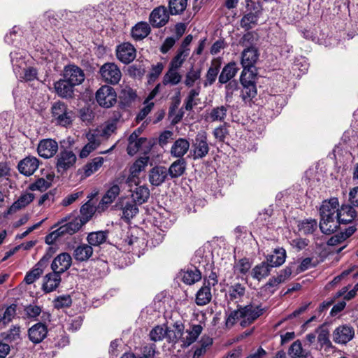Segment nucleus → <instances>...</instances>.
<instances>
[{
    "label": "nucleus",
    "mask_w": 358,
    "mask_h": 358,
    "mask_svg": "<svg viewBox=\"0 0 358 358\" xmlns=\"http://www.w3.org/2000/svg\"><path fill=\"white\" fill-rule=\"evenodd\" d=\"M339 203L336 197L331 198L329 200L324 201L320 208V215L321 217L320 223L327 224L338 221Z\"/></svg>",
    "instance_id": "1"
},
{
    "label": "nucleus",
    "mask_w": 358,
    "mask_h": 358,
    "mask_svg": "<svg viewBox=\"0 0 358 358\" xmlns=\"http://www.w3.org/2000/svg\"><path fill=\"white\" fill-rule=\"evenodd\" d=\"M242 320L241 325L245 327L253 323L259 317L263 315L266 311L265 308L261 305L250 303L245 306H239Z\"/></svg>",
    "instance_id": "2"
},
{
    "label": "nucleus",
    "mask_w": 358,
    "mask_h": 358,
    "mask_svg": "<svg viewBox=\"0 0 358 358\" xmlns=\"http://www.w3.org/2000/svg\"><path fill=\"white\" fill-rule=\"evenodd\" d=\"M255 74L242 71L240 80L243 86L241 96L243 101L248 102L257 95V88L254 81Z\"/></svg>",
    "instance_id": "3"
},
{
    "label": "nucleus",
    "mask_w": 358,
    "mask_h": 358,
    "mask_svg": "<svg viewBox=\"0 0 358 358\" xmlns=\"http://www.w3.org/2000/svg\"><path fill=\"white\" fill-rule=\"evenodd\" d=\"M77 157L72 150H62L56 157L55 167L57 171L61 174H64L69 169L74 166Z\"/></svg>",
    "instance_id": "4"
},
{
    "label": "nucleus",
    "mask_w": 358,
    "mask_h": 358,
    "mask_svg": "<svg viewBox=\"0 0 358 358\" xmlns=\"http://www.w3.org/2000/svg\"><path fill=\"white\" fill-rule=\"evenodd\" d=\"M80 227L81 225H60L58 229L46 236L45 243L51 245L60 238H68L78 232L80 229Z\"/></svg>",
    "instance_id": "5"
},
{
    "label": "nucleus",
    "mask_w": 358,
    "mask_h": 358,
    "mask_svg": "<svg viewBox=\"0 0 358 358\" xmlns=\"http://www.w3.org/2000/svg\"><path fill=\"white\" fill-rule=\"evenodd\" d=\"M96 99L99 106L108 108L116 103L117 94L112 87L104 85L97 90Z\"/></svg>",
    "instance_id": "6"
},
{
    "label": "nucleus",
    "mask_w": 358,
    "mask_h": 358,
    "mask_svg": "<svg viewBox=\"0 0 358 358\" xmlns=\"http://www.w3.org/2000/svg\"><path fill=\"white\" fill-rule=\"evenodd\" d=\"M51 110L52 115L58 124L65 127L71 122V112L69 110L67 106L64 102L54 103Z\"/></svg>",
    "instance_id": "7"
},
{
    "label": "nucleus",
    "mask_w": 358,
    "mask_h": 358,
    "mask_svg": "<svg viewBox=\"0 0 358 358\" xmlns=\"http://www.w3.org/2000/svg\"><path fill=\"white\" fill-rule=\"evenodd\" d=\"M100 73L105 82L115 85L121 79L122 73L118 66L114 63H106L100 69Z\"/></svg>",
    "instance_id": "8"
},
{
    "label": "nucleus",
    "mask_w": 358,
    "mask_h": 358,
    "mask_svg": "<svg viewBox=\"0 0 358 358\" xmlns=\"http://www.w3.org/2000/svg\"><path fill=\"white\" fill-rule=\"evenodd\" d=\"M64 78L75 87L83 83L85 76L80 67L69 64L64 67Z\"/></svg>",
    "instance_id": "9"
},
{
    "label": "nucleus",
    "mask_w": 358,
    "mask_h": 358,
    "mask_svg": "<svg viewBox=\"0 0 358 358\" xmlns=\"http://www.w3.org/2000/svg\"><path fill=\"white\" fill-rule=\"evenodd\" d=\"M192 149L194 159H201L207 155L209 152V146L205 134H199L196 136Z\"/></svg>",
    "instance_id": "10"
},
{
    "label": "nucleus",
    "mask_w": 358,
    "mask_h": 358,
    "mask_svg": "<svg viewBox=\"0 0 358 358\" xmlns=\"http://www.w3.org/2000/svg\"><path fill=\"white\" fill-rule=\"evenodd\" d=\"M259 58L258 50L255 47H250L245 49L242 52L241 64L243 68V71L252 73L250 71L253 67Z\"/></svg>",
    "instance_id": "11"
},
{
    "label": "nucleus",
    "mask_w": 358,
    "mask_h": 358,
    "mask_svg": "<svg viewBox=\"0 0 358 358\" xmlns=\"http://www.w3.org/2000/svg\"><path fill=\"white\" fill-rule=\"evenodd\" d=\"M57 150V142L51 138L41 140L37 148L38 155L45 159L52 157Z\"/></svg>",
    "instance_id": "12"
},
{
    "label": "nucleus",
    "mask_w": 358,
    "mask_h": 358,
    "mask_svg": "<svg viewBox=\"0 0 358 358\" xmlns=\"http://www.w3.org/2000/svg\"><path fill=\"white\" fill-rule=\"evenodd\" d=\"M355 335L353 328L348 325L338 327L333 332V340L339 344H346L350 341Z\"/></svg>",
    "instance_id": "13"
},
{
    "label": "nucleus",
    "mask_w": 358,
    "mask_h": 358,
    "mask_svg": "<svg viewBox=\"0 0 358 358\" xmlns=\"http://www.w3.org/2000/svg\"><path fill=\"white\" fill-rule=\"evenodd\" d=\"M150 145L146 138H137L136 133H132L128 138L127 153L132 156L141 150L148 149Z\"/></svg>",
    "instance_id": "14"
},
{
    "label": "nucleus",
    "mask_w": 358,
    "mask_h": 358,
    "mask_svg": "<svg viewBox=\"0 0 358 358\" xmlns=\"http://www.w3.org/2000/svg\"><path fill=\"white\" fill-rule=\"evenodd\" d=\"M117 59L124 64L131 62L136 57V50L129 43H124L117 47Z\"/></svg>",
    "instance_id": "15"
},
{
    "label": "nucleus",
    "mask_w": 358,
    "mask_h": 358,
    "mask_svg": "<svg viewBox=\"0 0 358 358\" xmlns=\"http://www.w3.org/2000/svg\"><path fill=\"white\" fill-rule=\"evenodd\" d=\"M39 166V160L33 156H29L20 160L17 168L20 173L29 176L34 173Z\"/></svg>",
    "instance_id": "16"
},
{
    "label": "nucleus",
    "mask_w": 358,
    "mask_h": 358,
    "mask_svg": "<svg viewBox=\"0 0 358 358\" xmlns=\"http://www.w3.org/2000/svg\"><path fill=\"white\" fill-rule=\"evenodd\" d=\"M71 256L67 252H63L54 259L51 264V268L53 271L61 274L67 271L71 267Z\"/></svg>",
    "instance_id": "17"
},
{
    "label": "nucleus",
    "mask_w": 358,
    "mask_h": 358,
    "mask_svg": "<svg viewBox=\"0 0 358 358\" xmlns=\"http://www.w3.org/2000/svg\"><path fill=\"white\" fill-rule=\"evenodd\" d=\"M169 14L164 6L155 8L150 15V22L155 27L164 26L169 21Z\"/></svg>",
    "instance_id": "18"
},
{
    "label": "nucleus",
    "mask_w": 358,
    "mask_h": 358,
    "mask_svg": "<svg viewBox=\"0 0 358 358\" xmlns=\"http://www.w3.org/2000/svg\"><path fill=\"white\" fill-rule=\"evenodd\" d=\"M168 176L167 169L165 166H156L149 172V181L154 186H159Z\"/></svg>",
    "instance_id": "19"
},
{
    "label": "nucleus",
    "mask_w": 358,
    "mask_h": 358,
    "mask_svg": "<svg viewBox=\"0 0 358 358\" xmlns=\"http://www.w3.org/2000/svg\"><path fill=\"white\" fill-rule=\"evenodd\" d=\"M203 331V327L200 324H192L185 332L183 331L182 337V346L187 347L196 341Z\"/></svg>",
    "instance_id": "20"
},
{
    "label": "nucleus",
    "mask_w": 358,
    "mask_h": 358,
    "mask_svg": "<svg viewBox=\"0 0 358 358\" xmlns=\"http://www.w3.org/2000/svg\"><path fill=\"white\" fill-rule=\"evenodd\" d=\"M357 213L354 208L350 205H343L338 213V224H348L357 219Z\"/></svg>",
    "instance_id": "21"
},
{
    "label": "nucleus",
    "mask_w": 358,
    "mask_h": 358,
    "mask_svg": "<svg viewBox=\"0 0 358 358\" xmlns=\"http://www.w3.org/2000/svg\"><path fill=\"white\" fill-rule=\"evenodd\" d=\"M47 333L46 326L42 323H37L29 329L28 335L34 343H39L46 337Z\"/></svg>",
    "instance_id": "22"
},
{
    "label": "nucleus",
    "mask_w": 358,
    "mask_h": 358,
    "mask_svg": "<svg viewBox=\"0 0 358 358\" xmlns=\"http://www.w3.org/2000/svg\"><path fill=\"white\" fill-rule=\"evenodd\" d=\"M74 86L64 78L54 83L55 92L62 98H70L73 94Z\"/></svg>",
    "instance_id": "23"
},
{
    "label": "nucleus",
    "mask_w": 358,
    "mask_h": 358,
    "mask_svg": "<svg viewBox=\"0 0 358 358\" xmlns=\"http://www.w3.org/2000/svg\"><path fill=\"white\" fill-rule=\"evenodd\" d=\"M189 148V142L183 138L176 140L171 146V155L172 157L183 159L182 157L187 152Z\"/></svg>",
    "instance_id": "24"
},
{
    "label": "nucleus",
    "mask_w": 358,
    "mask_h": 358,
    "mask_svg": "<svg viewBox=\"0 0 358 358\" xmlns=\"http://www.w3.org/2000/svg\"><path fill=\"white\" fill-rule=\"evenodd\" d=\"M212 299L210 283L204 282L196 294L195 303L200 306L208 304Z\"/></svg>",
    "instance_id": "25"
},
{
    "label": "nucleus",
    "mask_w": 358,
    "mask_h": 358,
    "mask_svg": "<svg viewBox=\"0 0 358 358\" xmlns=\"http://www.w3.org/2000/svg\"><path fill=\"white\" fill-rule=\"evenodd\" d=\"M48 257H43L35 266V267L29 273H27L24 278V281L27 284L33 283L38 279L43 271V268L47 265Z\"/></svg>",
    "instance_id": "26"
},
{
    "label": "nucleus",
    "mask_w": 358,
    "mask_h": 358,
    "mask_svg": "<svg viewBox=\"0 0 358 358\" xmlns=\"http://www.w3.org/2000/svg\"><path fill=\"white\" fill-rule=\"evenodd\" d=\"M61 282L60 273L53 271L48 273L44 278L43 289L45 292L49 293L55 290Z\"/></svg>",
    "instance_id": "27"
},
{
    "label": "nucleus",
    "mask_w": 358,
    "mask_h": 358,
    "mask_svg": "<svg viewBox=\"0 0 358 358\" xmlns=\"http://www.w3.org/2000/svg\"><path fill=\"white\" fill-rule=\"evenodd\" d=\"M93 248L89 244L83 243L77 246L73 251V257L78 262H86L92 256Z\"/></svg>",
    "instance_id": "28"
},
{
    "label": "nucleus",
    "mask_w": 358,
    "mask_h": 358,
    "mask_svg": "<svg viewBox=\"0 0 358 358\" xmlns=\"http://www.w3.org/2000/svg\"><path fill=\"white\" fill-rule=\"evenodd\" d=\"M151 29L146 22H140L131 29V36L136 41H141L146 38L150 33Z\"/></svg>",
    "instance_id": "29"
},
{
    "label": "nucleus",
    "mask_w": 358,
    "mask_h": 358,
    "mask_svg": "<svg viewBox=\"0 0 358 358\" xmlns=\"http://www.w3.org/2000/svg\"><path fill=\"white\" fill-rule=\"evenodd\" d=\"M187 162L185 159H178L174 161L167 169L169 176L171 179L182 176L186 170Z\"/></svg>",
    "instance_id": "30"
},
{
    "label": "nucleus",
    "mask_w": 358,
    "mask_h": 358,
    "mask_svg": "<svg viewBox=\"0 0 358 358\" xmlns=\"http://www.w3.org/2000/svg\"><path fill=\"white\" fill-rule=\"evenodd\" d=\"M228 106H220L213 108L206 115V120L210 122H223L227 114Z\"/></svg>",
    "instance_id": "31"
},
{
    "label": "nucleus",
    "mask_w": 358,
    "mask_h": 358,
    "mask_svg": "<svg viewBox=\"0 0 358 358\" xmlns=\"http://www.w3.org/2000/svg\"><path fill=\"white\" fill-rule=\"evenodd\" d=\"M272 268L267 262H263L256 265L251 271V276L252 278L260 281L266 278L271 272Z\"/></svg>",
    "instance_id": "32"
},
{
    "label": "nucleus",
    "mask_w": 358,
    "mask_h": 358,
    "mask_svg": "<svg viewBox=\"0 0 358 358\" xmlns=\"http://www.w3.org/2000/svg\"><path fill=\"white\" fill-rule=\"evenodd\" d=\"M286 252L285 250L280 248L275 249L272 255L266 257V262L273 267L281 266L285 261Z\"/></svg>",
    "instance_id": "33"
},
{
    "label": "nucleus",
    "mask_w": 358,
    "mask_h": 358,
    "mask_svg": "<svg viewBox=\"0 0 358 358\" xmlns=\"http://www.w3.org/2000/svg\"><path fill=\"white\" fill-rule=\"evenodd\" d=\"M103 162L104 159L102 157L94 158L83 167V177L84 178H87L96 172L102 166Z\"/></svg>",
    "instance_id": "34"
},
{
    "label": "nucleus",
    "mask_w": 358,
    "mask_h": 358,
    "mask_svg": "<svg viewBox=\"0 0 358 358\" xmlns=\"http://www.w3.org/2000/svg\"><path fill=\"white\" fill-rule=\"evenodd\" d=\"M131 192V197L136 203L142 204L150 197V190L145 185L137 186Z\"/></svg>",
    "instance_id": "35"
},
{
    "label": "nucleus",
    "mask_w": 358,
    "mask_h": 358,
    "mask_svg": "<svg viewBox=\"0 0 358 358\" xmlns=\"http://www.w3.org/2000/svg\"><path fill=\"white\" fill-rule=\"evenodd\" d=\"M34 198V196L31 193L22 194L19 199L15 201L12 206L8 208V213L11 214L15 213L17 210L24 208L29 203H30Z\"/></svg>",
    "instance_id": "36"
},
{
    "label": "nucleus",
    "mask_w": 358,
    "mask_h": 358,
    "mask_svg": "<svg viewBox=\"0 0 358 358\" xmlns=\"http://www.w3.org/2000/svg\"><path fill=\"white\" fill-rule=\"evenodd\" d=\"M221 60L220 59H214L211 62V65L206 73V80L204 86L211 85L215 81L217 74L221 66Z\"/></svg>",
    "instance_id": "37"
},
{
    "label": "nucleus",
    "mask_w": 358,
    "mask_h": 358,
    "mask_svg": "<svg viewBox=\"0 0 358 358\" xmlns=\"http://www.w3.org/2000/svg\"><path fill=\"white\" fill-rule=\"evenodd\" d=\"M288 355L291 358H308L310 352L303 348L299 340H296L290 345Z\"/></svg>",
    "instance_id": "38"
},
{
    "label": "nucleus",
    "mask_w": 358,
    "mask_h": 358,
    "mask_svg": "<svg viewBox=\"0 0 358 358\" xmlns=\"http://www.w3.org/2000/svg\"><path fill=\"white\" fill-rule=\"evenodd\" d=\"M182 76L178 69L169 66L168 71L163 76L162 84L164 85H176L180 83Z\"/></svg>",
    "instance_id": "39"
},
{
    "label": "nucleus",
    "mask_w": 358,
    "mask_h": 358,
    "mask_svg": "<svg viewBox=\"0 0 358 358\" xmlns=\"http://www.w3.org/2000/svg\"><path fill=\"white\" fill-rule=\"evenodd\" d=\"M238 71V69L236 67V64L229 63L227 64L221 71V73L219 76V83L222 84H226L231 79H232L236 74Z\"/></svg>",
    "instance_id": "40"
},
{
    "label": "nucleus",
    "mask_w": 358,
    "mask_h": 358,
    "mask_svg": "<svg viewBox=\"0 0 358 358\" xmlns=\"http://www.w3.org/2000/svg\"><path fill=\"white\" fill-rule=\"evenodd\" d=\"M184 325L181 323H175L173 329L167 327L166 338L169 342L176 343L179 339L182 341Z\"/></svg>",
    "instance_id": "41"
},
{
    "label": "nucleus",
    "mask_w": 358,
    "mask_h": 358,
    "mask_svg": "<svg viewBox=\"0 0 358 358\" xmlns=\"http://www.w3.org/2000/svg\"><path fill=\"white\" fill-rule=\"evenodd\" d=\"M246 292V288L241 283H235L229 287L228 295L231 301L238 302L242 299Z\"/></svg>",
    "instance_id": "42"
},
{
    "label": "nucleus",
    "mask_w": 358,
    "mask_h": 358,
    "mask_svg": "<svg viewBox=\"0 0 358 358\" xmlns=\"http://www.w3.org/2000/svg\"><path fill=\"white\" fill-rule=\"evenodd\" d=\"M96 210L90 201L83 204L80 210V224H86L90 220Z\"/></svg>",
    "instance_id": "43"
},
{
    "label": "nucleus",
    "mask_w": 358,
    "mask_h": 358,
    "mask_svg": "<svg viewBox=\"0 0 358 358\" xmlns=\"http://www.w3.org/2000/svg\"><path fill=\"white\" fill-rule=\"evenodd\" d=\"M15 304H11L8 306L6 309H0V324H3L4 327L12 321L16 315Z\"/></svg>",
    "instance_id": "44"
},
{
    "label": "nucleus",
    "mask_w": 358,
    "mask_h": 358,
    "mask_svg": "<svg viewBox=\"0 0 358 358\" xmlns=\"http://www.w3.org/2000/svg\"><path fill=\"white\" fill-rule=\"evenodd\" d=\"M52 179L53 176L50 174L47 176V179L38 178L29 185V189L31 191L44 192L50 187Z\"/></svg>",
    "instance_id": "45"
},
{
    "label": "nucleus",
    "mask_w": 358,
    "mask_h": 358,
    "mask_svg": "<svg viewBox=\"0 0 358 358\" xmlns=\"http://www.w3.org/2000/svg\"><path fill=\"white\" fill-rule=\"evenodd\" d=\"M107 238V233L104 231H98L91 232L87 237V242L90 245L98 246L103 243Z\"/></svg>",
    "instance_id": "46"
},
{
    "label": "nucleus",
    "mask_w": 358,
    "mask_h": 358,
    "mask_svg": "<svg viewBox=\"0 0 358 358\" xmlns=\"http://www.w3.org/2000/svg\"><path fill=\"white\" fill-rule=\"evenodd\" d=\"M189 55V49H185L184 48H180L178 50L176 55L171 61L169 66L170 67L179 69L183 64L185 60Z\"/></svg>",
    "instance_id": "47"
},
{
    "label": "nucleus",
    "mask_w": 358,
    "mask_h": 358,
    "mask_svg": "<svg viewBox=\"0 0 358 358\" xmlns=\"http://www.w3.org/2000/svg\"><path fill=\"white\" fill-rule=\"evenodd\" d=\"M201 278L200 271L196 268H188L182 275V282L187 285H193Z\"/></svg>",
    "instance_id": "48"
},
{
    "label": "nucleus",
    "mask_w": 358,
    "mask_h": 358,
    "mask_svg": "<svg viewBox=\"0 0 358 358\" xmlns=\"http://www.w3.org/2000/svg\"><path fill=\"white\" fill-rule=\"evenodd\" d=\"M166 333L167 327L166 325H157L150 331L149 336L151 341L157 342L166 338Z\"/></svg>",
    "instance_id": "49"
},
{
    "label": "nucleus",
    "mask_w": 358,
    "mask_h": 358,
    "mask_svg": "<svg viewBox=\"0 0 358 358\" xmlns=\"http://www.w3.org/2000/svg\"><path fill=\"white\" fill-rule=\"evenodd\" d=\"M187 0H169V7L171 15H179L187 8Z\"/></svg>",
    "instance_id": "50"
},
{
    "label": "nucleus",
    "mask_w": 358,
    "mask_h": 358,
    "mask_svg": "<svg viewBox=\"0 0 358 358\" xmlns=\"http://www.w3.org/2000/svg\"><path fill=\"white\" fill-rule=\"evenodd\" d=\"M149 161V157H143L138 159L131 166L130 172L132 177H137L144 170Z\"/></svg>",
    "instance_id": "51"
},
{
    "label": "nucleus",
    "mask_w": 358,
    "mask_h": 358,
    "mask_svg": "<svg viewBox=\"0 0 358 358\" xmlns=\"http://www.w3.org/2000/svg\"><path fill=\"white\" fill-rule=\"evenodd\" d=\"M200 89V87H197L190 90L189 92L185 103V108L187 110H191L194 106L197 105L198 102L195 99L199 95Z\"/></svg>",
    "instance_id": "52"
},
{
    "label": "nucleus",
    "mask_w": 358,
    "mask_h": 358,
    "mask_svg": "<svg viewBox=\"0 0 358 358\" xmlns=\"http://www.w3.org/2000/svg\"><path fill=\"white\" fill-rule=\"evenodd\" d=\"M138 213V208L136 203H127L122 208V218L124 222H129Z\"/></svg>",
    "instance_id": "53"
},
{
    "label": "nucleus",
    "mask_w": 358,
    "mask_h": 358,
    "mask_svg": "<svg viewBox=\"0 0 358 358\" xmlns=\"http://www.w3.org/2000/svg\"><path fill=\"white\" fill-rule=\"evenodd\" d=\"M316 333L317 334V341L320 343V345L331 346V343L329 340V331L326 327L322 325L316 329Z\"/></svg>",
    "instance_id": "54"
},
{
    "label": "nucleus",
    "mask_w": 358,
    "mask_h": 358,
    "mask_svg": "<svg viewBox=\"0 0 358 358\" xmlns=\"http://www.w3.org/2000/svg\"><path fill=\"white\" fill-rule=\"evenodd\" d=\"M201 73L200 69H194L192 68L185 75L184 80L185 85L188 87H192L194 83L200 79Z\"/></svg>",
    "instance_id": "55"
},
{
    "label": "nucleus",
    "mask_w": 358,
    "mask_h": 358,
    "mask_svg": "<svg viewBox=\"0 0 358 358\" xmlns=\"http://www.w3.org/2000/svg\"><path fill=\"white\" fill-rule=\"evenodd\" d=\"M257 20L258 16L256 14L249 13L242 17L241 24L242 27L249 29L257 23Z\"/></svg>",
    "instance_id": "56"
},
{
    "label": "nucleus",
    "mask_w": 358,
    "mask_h": 358,
    "mask_svg": "<svg viewBox=\"0 0 358 358\" xmlns=\"http://www.w3.org/2000/svg\"><path fill=\"white\" fill-rule=\"evenodd\" d=\"M120 99H122L125 103H131L134 101L136 97V92L131 87L125 86L120 92Z\"/></svg>",
    "instance_id": "57"
},
{
    "label": "nucleus",
    "mask_w": 358,
    "mask_h": 358,
    "mask_svg": "<svg viewBox=\"0 0 358 358\" xmlns=\"http://www.w3.org/2000/svg\"><path fill=\"white\" fill-rule=\"evenodd\" d=\"M130 236H128L127 241L129 245H132L139 239V236L143 234V231L138 225L130 226Z\"/></svg>",
    "instance_id": "58"
},
{
    "label": "nucleus",
    "mask_w": 358,
    "mask_h": 358,
    "mask_svg": "<svg viewBox=\"0 0 358 358\" xmlns=\"http://www.w3.org/2000/svg\"><path fill=\"white\" fill-rule=\"evenodd\" d=\"M227 127L228 124L224 123V124L220 125L214 129L213 135L217 141L220 142L224 141L227 136L229 134Z\"/></svg>",
    "instance_id": "59"
},
{
    "label": "nucleus",
    "mask_w": 358,
    "mask_h": 358,
    "mask_svg": "<svg viewBox=\"0 0 358 358\" xmlns=\"http://www.w3.org/2000/svg\"><path fill=\"white\" fill-rule=\"evenodd\" d=\"M71 299L69 295L59 296L54 300V307L57 309L69 307L71 304Z\"/></svg>",
    "instance_id": "60"
},
{
    "label": "nucleus",
    "mask_w": 358,
    "mask_h": 358,
    "mask_svg": "<svg viewBox=\"0 0 358 358\" xmlns=\"http://www.w3.org/2000/svg\"><path fill=\"white\" fill-rule=\"evenodd\" d=\"M250 267L251 264L250 261L246 258H243L240 259L236 263V264L234 266V268L236 271L238 272L242 275H245L249 271Z\"/></svg>",
    "instance_id": "61"
},
{
    "label": "nucleus",
    "mask_w": 358,
    "mask_h": 358,
    "mask_svg": "<svg viewBox=\"0 0 358 358\" xmlns=\"http://www.w3.org/2000/svg\"><path fill=\"white\" fill-rule=\"evenodd\" d=\"M117 129V120H113L110 122H108L102 129L100 135L101 136L108 138L112 134H113Z\"/></svg>",
    "instance_id": "62"
},
{
    "label": "nucleus",
    "mask_w": 358,
    "mask_h": 358,
    "mask_svg": "<svg viewBox=\"0 0 358 358\" xmlns=\"http://www.w3.org/2000/svg\"><path fill=\"white\" fill-rule=\"evenodd\" d=\"M242 320V317L240 311V308H238L237 310H235L230 313L226 320V325L228 327H232L238 320Z\"/></svg>",
    "instance_id": "63"
},
{
    "label": "nucleus",
    "mask_w": 358,
    "mask_h": 358,
    "mask_svg": "<svg viewBox=\"0 0 358 358\" xmlns=\"http://www.w3.org/2000/svg\"><path fill=\"white\" fill-rule=\"evenodd\" d=\"M155 354V345L149 344L143 348L142 355L138 358H153Z\"/></svg>",
    "instance_id": "64"
}]
</instances>
